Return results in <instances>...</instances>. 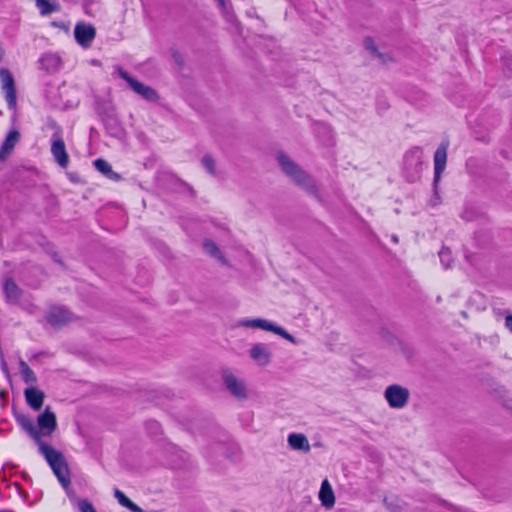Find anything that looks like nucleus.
Masks as SVG:
<instances>
[{
	"mask_svg": "<svg viewBox=\"0 0 512 512\" xmlns=\"http://www.w3.org/2000/svg\"><path fill=\"white\" fill-rule=\"evenodd\" d=\"M392 239H393V241H394V242H398V238H397V236H393V238H392Z\"/></svg>",
	"mask_w": 512,
	"mask_h": 512,
	"instance_id": "ea45409f",
	"label": "nucleus"
},
{
	"mask_svg": "<svg viewBox=\"0 0 512 512\" xmlns=\"http://www.w3.org/2000/svg\"><path fill=\"white\" fill-rule=\"evenodd\" d=\"M116 70H117L119 77L121 79L125 80L129 84L130 88L135 93L140 95L143 99H145L149 102H157L160 99L158 92L151 86L145 85L144 83L133 78L132 76L129 75V73L127 71H125L120 66H117Z\"/></svg>",
	"mask_w": 512,
	"mask_h": 512,
	"instance_id": "20e7f679",
	"label": "nucleus"
},
{
	"mask_svg": "<svg viewBox=\"0 0 512 512\" xmlns=\"http://www.w3.org/2000/svg\"><path fill=\"white\" fill-rule=\"evenodd\" d=\"M19 367H20L22 379L25 383H27V384L37 383L38 378H37L36 374L24 360L20 359Z\"/></svg>",
	"mask_w": 512,
	"mask_h": 512,
	"instance_id": "b1692460",
	"label": "nucleus"
},
{
	"mask_svg": "<svg viewBox=\"0 0 512 512\" xmlns=\"http://www.w3.org/2000/svg\"><path fill=\"white\" fill-rule=\"evenodd\" d=\"M503 61H504V65L512 70V55H507L505 57H503Z\"/></svg>",
	"mask_w": 512,
	"mask_h": 512,
	"instance_id": "2f4dec72",
	"label": "nucleus"
},
{
	"mask_svg": "<svg viewBox=\"0 0 512 512\" xmlns=\"http://www.w3.org/2000/svg\"><path fill=\"white\" fill-rule=\"evenodd\" d=\"M13 416L23 431L38 445L39 453L45 458L60 484L67 488L71 480L64 455L42 440L43 437H49L56 431L58 426L56 414L47 406L37 416V426L29 416L23 413L14 411Z\"/></svg>",
	"mask_w": 512,
	"mask_h": 512,
	"instance_id": "f257e3e1",
	"label": "nucleus"
},
{
	"mask_svg": "<svg viewBox=\"0 0 512 512\" xmlns=\"http://www.w3.org/2000/svg\"><path fill=\"white\" fill-rule=\"evenodd\" d=\"M383 503H384L385 507L390 512H403L404 511V504L399 499L398 496H395V495L386 496L383 499Z\"/></svg>",
	"mask_w": 512,
	"mask_h": 512,
	"instance_id": "393cba45",
	"label": "nucleus"
},
{
	"mask_svg": "<svg viewBox=\"0 0 512 512\" xmlns=\"http://www.w3.org/2000/svg\"><path fill=\"white\" fill-rule=\"evenodd\" d=\"M4 56V50L0 47V60H2Z\"/></svg>",
	"mask_w": 512,
	"mask_h": 512,
	"instance_id": "58836bf2",
	"label": "nucleus"
},
{
	"mask_svg": "<svg viewBox=\"0 0 512 512\" xmlns=\"http://www.w3.org/2000/svg\"><path fill=\"white\" fill-rule=\"evenodd\" d=\"M25 401L34 411H40L43 407L45 393L37 387L31 386L24 390Z\"/></svg>",
	"mask_w": 512,
	"mask_h": 512,
	"instance_id": "4468645a",
	"label": "nucleus"
},
{
	"mask_svg": "<svg viewBox=\"0 0 512 512\" xmlns=\"http://www.w3.org/2000/svg\"><path fill=\"white\" fill-rule=\"evenodd\" d=\"M225 389L238 400H246L249 396L246 381L237 376L232 369L223 367L220 371Z\"/></svg>",
	"mask_w": 512,
	"mask_h": 512,
	"instance_id": "7ed1b4c3",
	"label": "nucleus"
},
{
	"mask_svg": "<svg viewBox=\"0 0 512 512\" xmlns=\"http://www.w3.org/2000/svg\"><path fill=\"white\" fill-rule=\"evenodd\" d=\"M0 81L2 90L5 92L8 108L14 110L17 104L16 88L13 75L8 69H0Z\"/></svg>",
	"mask_w": 512,
	"mask_h": 512,
	"instance_id": "0eeeda50",
	"label": "nucleus"
},
{
	"mask_svg": "<svg viewBox=\"0 0 512 512\" xmlns=\"http://www.w3.org/2000/svg\"><path fill=\"white\" fill-rule=\"evenodd\" d=\"M374 56L378 58L382 64H386L387 62L392 60L389 55L381 53L380 51L377 52Z\"/></svg>",
	"mask_w": 512,
	"mask_h": 512,
	"instance_id": "7c9ffc66",
	"label": "nucleus"
},
{
	"mask_svg": "<svg viewBox=\"0 0 512 512\" xmlns=\"http://www.w3.org/2000/svg\"><path fill=\"white\" fill-rule=\"evenodd\" d=\"M76 42L83 48H89L96 37V29L90 23L78 22L74 28Z\"/></svg>",
	"mask_w": 512,
	"mask_h": 512,
	"instance_id": "6e6552de",
	"label": "nucleus"
},
{
	"mask_svg": "<svg viewBox=\"0 0 512 512\" xmlns=\"http://www.w3.org/2000/svg\"><path fill=\"white\" fill-rule=\"evenodd\" d=\"M410 392L408 388L399 384H391L384 391V398L389 407L393 409L404 408L409 401Z\"/></svg>",
	"mask_w": 512,
	"mask_h": 512,
	"instance_id": "423d86ee",
	"label": "nucleus"
},
{
	"mask_svg": "<svg viewBox=\"0 0 512 512\" xmlns=\"http://www.w3.org/2000/svg\"><path fill=\"white\" fill-rule=\"evenodd\" d=\"M103 111L105 112V114L107 115V117L109 118V120H110L111 122H116V121H115V119L111 118V115H110V113H109V111H108V107H107V106H105V107L103 108Z\"/></svg>",
	"mask_w": 512,
	"mask_h": 512,
	"instance_id": "c9c22d12",
	"label": "nucleus"
},
{
	"mask_svg": "<svg viewBox=\"0 0 512 512\" xmlns=\"http://www.w3.org/2000/svg\"><path fill=\"white\" fill-rule=\"evenodd\" d=\"M277 162L282 172L296 185L302 187L310 194H316L318 189L314 179L294 162L286 153L280 151L276 155Z\"/></svg>",
	"mask_w": 512,
	"mask_h": 512,
	"instance_id": "f03ea898",
	"label": "nucleus"
},
{
	"mask_svg": "<svg viewBox=\"0 0 512 512\" xmlns=\"http://www.w3.org/2000/svg\"><path fill=\"white\" fill-rule=\"evenodd\" d=\"M239 326L245 327V328H259L265 331L273 332L282 338L288 340L289 342L293 344H297V340L293 335L288 333L284 328L281 326L276 325L273 322H270L266 319L262 318H256V319H241L239 321Z\"/></svg>",
	"mask_w": 512,
	"mask_h": 512,
	"instance_id": "39448f33",
	"label": "nucleus"
},
{
	"mask_svg": "<svg viewBox=\"0 0 512 512\" xmlns=\"http://www.w3.org/2000/svg\"><path fill=\"white\" fill-rule=\"evenodd\" d=\"M114 496L121 506L127 508L131 512H146L117 488L114 490Z\"/></svg>",
	"mask_w": 512,
	"mask_h": 512,
	"instance_id": "412c9836",
	"label": "nucleus"
},
{
	"mask_svg": "<svg viewBox=\"0 0 512 512\" xmlns=\"http://www.w3.org/2000/svg\"><path fill=\"white\" fill-rule=\"evenodd\" d=\"M78 508L81 512H96L92 503L89 502L87 499H80L78 501Z\"/></svg>",
	"mask_w": 512,
	"mask_h": 512,
	"instance_id": "c85d7f7f",
	"label": "nucleus"
},
{
	"mask_svg": "<svg viewBox=\"0 0 512 512\" xmlns=\"http://www.w3.org/2000/svg\"><path fill=\"white\" fill-rule=\"evenodd\" d=\"M58 130L60 129L58 128ZM51 153L60 167L66 168L68 166L69 155L60 131H56L52 135Z\"/></svg>",
	"mask_w": 512,
	"mask_h": 512,
	"instance_id": "9d476101",
	"label": "nucleus"
},
{
	"mask_svg": "<svg viewBox=\"0 0 512 512\" xmlns=\"http://www.w3.org/2000/svg\"><path fill=\"white\" fill-rule=\"evenodd\" d=\"M173 57L177 63L182 64V58H181L180 54L174 53Z\"/></svg>",
	"mask_w": 512,
	"mask_h": 512,
	"instance_id": "e433bc0d",
	"label": "nucleus"
},
{
	"mask_svg": "<svg viewBox=\"0 0 512 512\" xmlns=\"http://www.w3.org/2000/svg\"><path fill=\"white\" fill-rule=\"evenodd\" d=\"M51 25L54 27H58L60 29L66 30V31L68 30V26L64 22L53 21V22H51Z\"/></svg>",
	"mask_w": 512,
	"mask_h": 512,
	"instance_id": "473e14b6",
	"label": "nucleus"
},
{
	"mask_svg": "<svg viewBox=\"0 0 512 512\" xmlns=\"http://www.w3.org/2000/svg\"><path fill=\"white\" fill-rule=\"evenodd\" d=\"M94 167L111 180L118 181L121 179V176L113 171L111 165L104 159H96L94 161Z\"/></svg>",
	"mask_w": 512,
	"mask_h": 512,
	"instance_id": "aec40b11",
	"label": "nucleus"
},
{
	"mask_svg": "<svg viewBox=\"0 0 512 512\" xmlns=\"http://www.w3.org/2000/svg\"><path fill=\"white\" fill-rule=\"evenodd\" d=\"M19 140H20V133L17 130H11L7 134L5 140L2 143L1 148H0V162H3L6 160V158L11 154V152L13 151L14 147L16 146V144L18 143Z\"/></svg>",
	"mask_w": 512,
	"mask_h": 512,
	"instance_id": "2eb2a0df",
	"label": "nucleus"
},
{
	"mask_svg": "<svg viewBox=\"0 0 512 512\" xmlns=\"http://www.w3.org/2000/svg\"><path fill=\"white\" fill-rule=\"evenodd\" d=\"M222 7L225 6V0H216Z\"/></svg>",
	"mask_w": 512,
	"mask_h": 512,
	"instance_id": "4c0bfd02",
	"label": "nucleus"
},
{
	"mask_svg": "<svg viewBox=\"0 0 512 512\" xmlns=\"http://www.w3.org/2000/svg\"><path fill=\"white\" fill-rule=\"evenodd\" d=\"M72 319L73 314L65 307H53L47 315V321L53 327H61Z\"/></svg>",
	"mask_w": 512,
	"mask_h": 512,
	"instance_id": "ddd939ff",
	"label": "nucleus"
},
{
	"mask_svg": "<svg viewBox=\"0 0 512 512\" xmlns=\"http://www.w3.org/2000/svg\"><path fill=\"white\" fill-rule=\"evenodd\" d=\"M6 303L16 305L20 302L24 291L17 285L12 277H5L1 283Z\"/></svg>",
	"mask_w": 512,
	"mask_h": 512,
	"instance_id": "9b49d317",
	"label": "nucleus"
},
{
	"mask_svg": "<svg viewBox=\"0 0 512 512\" xmlns=\"http://www.w3.org/2000/svg\"><path fill=\"white\" fill-rule=\"evenodd\" d=\"M35 4L42 16L50 15L61 10L59 3L50 2L49 0H35Z\"/></svg>",
	"mask_w": 512,
	"mask_h": 512,
	"instance_id": "4be33fe9",
	"label": "nucleus"
},
{
	"mask_svg": "<svg viewBox=\"0 0 512 512\" xmlns=\"http://www.w3.org/2000/svg\"><path fill=\"white\" fill-rule=\"evenodd\" d=\"M1 369H2V371H3L7 376H9V369H8L7 363H6V361L4 360V358H3V357H2V362H1Z\"/></svg>",
	"mask_w": 512,
	"mask_h": 512,
	"instance_id": "f704fd0d",
	"label": "nucleus"
},
{
	"mask_svg": "<svg viewBox=\"0 0 512 512\" xmlns=\"http://www.w3.org/2000/svg\"><path fill=\"white\" fill-rule=\"evenodd\" d=\"M319 499L322 505L328 509L332 508L335 504L334 492L327 479H325L321 484Z\"/></svg>",
	"mask_w": 512,
	"mask_h": 512,
	"instance_id": "6ab92c4d",
	"label": "nucleus"
},
{
	"mask_svg": "<svg viewBox=\"0 0 512 512\" xmlns=\"http://www.w3.org/2000/svg\"><path fill=\"white\" fill-rule=\"evenodd\" d=\"M404 164L406 168H413L419 173L422 165V150L420 147L411 148L404 156Z\"/></svg>",
	"mask_w": 512,
	"mask_h": 512,
	"instance_id": "f3484780",
	"label": "nucleus"
},
{
	"mask_svg": "<svg viewBox=\"0 0 512 512\" xmlns=\"http://www.w3.org/2000/svg\"><path fill=\"white\" fill-rule=\"evenodd\" d=\"M439 258L444 268H449L452 262L451 251L448 248H442L439 252Z\"/></svg>",
	"mask_w": 512,
	"mask_h": 512,
	"instance_id": "bb28decb",
	"label": "nucleus"
},
{
	"mask_svg": "<svg viewBox=\"0 0 512 512\" xmlns=\"http://www.w3.org/2000/svg\"><path fill=\"white\" fill-rule=\"evenodd\" d=\"M505 326L512 333V315H508L505 318Z\"/></svg>",
	"mask_w": 512,
	"mask_h": 512,
	"instance_id": "72a5a7b5",
	"label": "nucleus"
},
{
	"mask_svg": "<svg viewBox=\"0 0 512 512\" xmlns=\"http://www.w3.org/2000/svg\"><path fill=\"white\" fill-rule=\"evenodd\" d=\"M204 169L212 176H216V162L210 154H205L201 159Z\"/></svg>",
	"mask_w": 512,
	"mask_h": 512,
	"instance_id": "a878e982",
	"label": "nucleus"
},
{
	"mask_svg": "<svg viewBox=\"0 0 512 512\" xmlns=\"http://www.w3.org/2000/svg\"><path fill=\"white\" fill-rule=\"evenodd\" d=\"M2 115V111H0V116Z\"/></svg>",
	"mask_w": 512,
	"mask_h": 512,
	"instance_id": "a19ab883",
	"label": "nucleus"
},
{
	"mask_svg": "<svg viewBox=\"0 0 512 512\" xmlns=\"http://www.w3.org/2000/svg\"><path fill=\"white\" fill-rule=\"evenodd\" d=\"M40 69L47 73H53L57 71L61 64V59L57 54L45 53L39 59Z\"/></svg>",
	"mask_w": 512,
	"mask_h": 512,
	"instance_id": "a211bd4d",
	"label": "nucleus"
},
{
	"mask_svg": "<svg viewBox=\"0 0 512 512\" xmlns=\"http://www.w3.org/2000/svg\"><path fill=\"white\" fill-rule=\"evenodd\" d=\"M449 147V141L443 140L434 153V179L433 185L436 189L438 182L440 181L441 174L446 168L447 163V150Z\"/></svg>",
	"mask_w": 512,
	"mask_h": 512,
	"instance_id": "1a4fd4ad",
	"label": "nucleus"
},
{
	"mask_svg": "<svg viewBox=\"0 0 512 512\" xmlns=\"http://www.w3.org/2000/svg\"><path fill=\"white\" fill-rule=\"evenodd\" d=\"M250 358L260 367L270 364L272 353L265 343H256L249 350Z\"/></svg>",
	"mask_w": 512,
	"mask_h": 512,
	"instance_id": "f8f14e48",
	"label": "nucleus"
},
{
	"mask_svg": "<svg viewBox=\"0 0 512 512\" xmlns=\"http://www.w3.org/2000/svg\"><path fill=\"white\" fill-rule=\"evenodd\" d=\"M203 249L210 256L220 260L222 263H226V259L224 258L222 252L220 251L219 247L214 241L210 239H205L203 241Z\"/></svg>",
	"mask_w": 512,
	"mask_h": 512,
	"instance_id": "5701e85b",
	"label": "nucleus"
},
{
	"mask_svg": "<svg viewBox=\"0 0 512 512\" xmlns=\"http://www.w3.org/2000/svg\"><path fill=\"white\" fill-rule=\"evenodd\" d=\"M289 447L295 451L310 452L311 446L308 438L302 433H290L287 438Z\"/></svg>",
	"mask_w": 512,
	"mask_h": 512,
	"instance_id": "dca6fc26",
	"label": "nucleus"
},
{
	"mask_svg": "<svg viewBox=\"0 0 512 512\" xmlns=\"http://www.w3.org/2000/svg\"><path fill=\"white\" fill-rule=\"evenodd\" d=\"M146 430L149 434L156 436L161 433V425L156 420H149L146 422Z\"/></svg>",
	"mask_w": 512,
	"mask_h": 512,
	"instance_id": "cd10ccee",
	"label": "nucleus"
},
{
	"mask_svg": "<svg viewBox=\"0 0 512 512\" xmlns=\"http://www.w3.org/2000/svg\"><path fill=\"white\" fill-rule=\"evenodd\" d=\"M364 47L366 50H368L373 56L379 52L377 46L375 45L374 41L370 37H366L364 39Z\"/></svg>",
	"mask_w": 512,
	"mask_h": 512,
	"instance_id": "c756f323",
	"label": "nucleus"
}]
</instances>
